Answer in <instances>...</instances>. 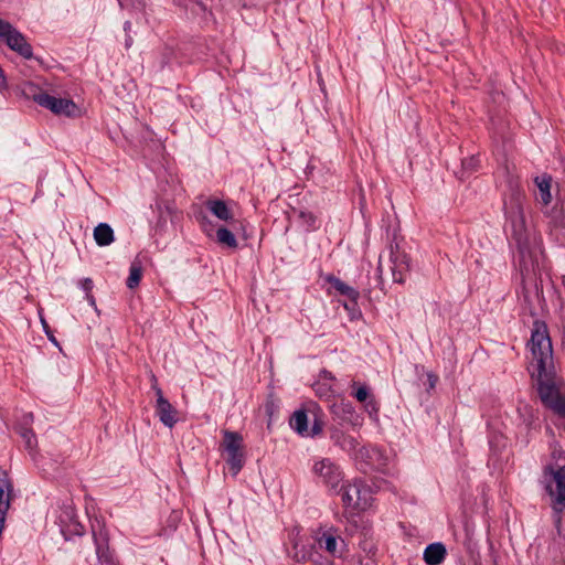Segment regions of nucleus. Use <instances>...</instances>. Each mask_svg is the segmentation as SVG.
I'll list each match as a JSON object with an SVG mask.
<instances>
[{
    "label": "nucleus",
    "instance_id": "1",
    "mask_svg": "<svg viewBox=\"0 0 565 565\" xmlns=\"http://www.w3.org/2000/svg\"><path fill=\"white\" fill-rule=\"evenodd\" d=\"M529 348L532 354L530 371L537 382V392L542 403L559 417H565V397L553 382V349L547 327L535 320Z\"/></svg>",
    "mask_w": 565,
    "mask_h": 565
},
{
    "label": "nucleus",
    "instance_id": "11",
    "mask_svg": "<svg viewBox=\"0 0 565 565\" xmlns=\"http://www.w3.org/2000/svg\"><path fill=\"white\" fill-rule=\"evenodd\" d=\"M153 391L157 396L156 402V413L159 417L160 422L169 427L172 428L177 422H178V413L177 409L171 405V403L163 396L162 390L159 387V385H153Z\"/></svg>",
    "mask_w": 565,
    "mask_h": 565
},
{
    "label": "nucleus",
    "instance_id": "39",
    "mask_svg": "<svg viewBox=\"0 0 565 565\" xmlns=\"http://www.w3.org/2000/svg\"><path fill=\"white\" fill-rule=\"evenodd\" d=\"M343 409L348 412L351 416L354 415L353 408L349 405H343Z\"/></svg>",
    "mask_w": 565,
    "mask_h": 565
},
{
    "label": "nucleus",
    "instance_id": "3",
    "mask_svg": "<svg viewBox=\"0 0 565 565\" xmlns=\"http://www.w3.org/2000/svg\"><path fill=\"white\" fill-rule=\"evenodd\" d=\"M22 94L30 99H33L41 107L50 109L55 115H64L67 117H74L78 113L76 104L68 98H57L49 95L38 85L25 82L21 87Z\"/></svg>",
    "mask_w": 565,
    "mask_h": 565
},
{
    "label": "nucleus",
    "instance_id": "46",
    "mask_svg": "<svg viewBox=\"0 0 565 565\" xmlns=\"http://www.w3.org/2000/svg\"><path fill=\"white\" fill-rule=\"evenodd\" d=\"M354 417V420H352V423L356 424L358 423V418L355 416Z\"/></svg>",
    "mask_w": 565,
    "mask_h": 565
},
{
    "label": "nucleus",
    "instance_id": "10",
    "mask_svg": "<svg viewBox=\"0 0 565 565\" xmlns=\"http://www.w3.org/2000/svg\"><path fill=\"white\" fill-rule=\"evenodd\" d=\"M58 526L65 541H71L74 536H83L85 532L72 508H66L58 516Z\"/></svg>",
    "mask_w": 565,
    "mask_h": 565
},
{
    "label": "nucleus",
    "instance_id": "29",
    "mask_svg": "<svg viewBox=\"0 0 565 565\" xmlns=\"http://www.w3.org/2000/svg\"><path fill=\"white\" fill-rule=\"evenodd\" d=\"M322 429H323L322 420L319 419L317 416H315L312 426L310 429L308 428V433L306 436H311V437L318 436L319 434L322 433Z\"/></svg>",
    "mask_w": 565,
    "mask_h": 565
},
{
    "label": "nucleus",
    "instance_id": "36",
    "mask_svg": "<svg viewBox=\"0 0 565 565\" xmlns=\"http://www.w3.org/2000/svg\"><path fill=\"white\" fill-rule=\"evenodd\" d=\"M23 419H24V423L28 425L30 423L33 422V414L32 413H28L23 416Z\"/></svg>",
    "mask_w": 565,
    "mask_h": 565
},
{
    "label": "nucleus",
    "instance_id": "14",
    "mask_svg": "<svg viewBox=\"0 0 565 565\" xmlns=\"http://www.w3.org/2000/svg\"><path fill=\"white\" fill-rule=\"evenodd\" d=\"M330 438L335 446L340 447L354 458L355 452L359 450V441L353 436L347 435L342 430L334 428L331 431Z\"/></svg>",
    "mask_w": 565,
    "mask_h": 565
},
{
    "label": "nucleus",
    "instance_id": "33",
    "mask_svg": "<svg viewBox=\"0 0 565 565\" xmlns=\"http://www.w3.org/2000/svg\"><path fill=\"white\" fill-rule=\"evenodd\" d=\"M81 284L82 288L86 291V295L90 294L93 289V280L90 278H85L81 281Z\"/></svg>",
    "mask_w": 565,
    "mask_h": 565
},
{
    "label": "nucleus",
    "instance_id": "44",
    "mask_svg": "<svg viewBox=\"0 0 565 565\" xmlns=\"http://www.w3.org/2000/svg\"><path fill=\"white\" fill-rule=\"evenodd\" d=\"M377 270H379L380 274L382 273V265H381V263L379 264Z\"/></svg>",
    "mask_w": 565,
    "mask_h": 565
},
{
    "label": "nucleus",
    "instance_id": "9",
    "mask_svg": "<svg viewBox=\"0 0 565 565\" xmlns=\"http://www.w3.org/2000/svg\"><path fill=\"white\" fill-rule=\"evenodd\" d=\"M312 470L315 475L320 478L321 482L330 489H337L343 480V473L340 467L329 458L317 461Z\"/></svg>",
    "mask_w": 565,
    "mask_h": 565
},
{
    "label": "nucleus",
    "instance_id": "22",
    "mask_svg": "<svg viewBox=\"0 0 565 565\" xmlns=\"http://www.w3.org/2000/svg\"><path fill=\"white\" fill-rule=\"evenodd\" d=\"M141 277H142L141 262L139 259H135L130 265L129 276H128L127 282H126L127 287L129 289L136 288L139 285Z\"/></svg>",
    "mask_w": 565,
    "mask_h": 565
},
{
    "label": "nucleus",
    "instance_id": "4",
    "mask_svg": "<svg viewBox=\"0 0 565 565\" xmlns=\"http://www.w3.org/2000/svg\"><path fill=\"white\" fill-rule=\"evenodd\" d=\"M523 199V193L518 189H513L508 199L504 200L503 204L505 217L511 222L513 235L519 244L521 243L525 232Z\"/></svg>",
    "mask_w": 565,
    "mask_h": 565
},
{
    "label": "nucleus",
    "instance_id": "20",
    "mask_svg": "<svg viewBox=\"0 0 565 565\" xmlns=\"http://www.w3.org/2000/svg\"><path fill=\"white\" fill-rule=\"evenodd\" d=\"M290 427L301 436L308 433V415L305 409L296 411L289 420Z\"/></svg>",
    "mask_w": 565,
    "mask_h": 565
},
{
    "label": "nucleus",
    "instance_id": "16",
    "mask_svg": "<svg viewBox=\"0 0 565 565\" xmlns=\"http://www.w3.org/2000/svg\"><path fill=\"white\" fill-rule=\"evenodd\" d=\"M446 547L443 543H431L424 551V561L428 565H439L446 557Z\"/></svg>",
    "mask_w": 565,
    "mask_h": 565
},
{
    "label": "nucleus",
    "instance_id": "43",
    "mask_svg": "<svg viewBox=\"0 0 565 565\" xmlns=\"http://www.w3.org/2000/svg\"><path fill=\"white\" fill-rule=\"evenodd\" d=\"M334 414H339V405H334Z\"/></svg>",
    "mask_w": 565,
    "mask_h": 565
},
{
    "label": "nucleus",
    "instance_id": "35",
    "mask_svg": "<svg viewBox=\"0 0 565 565\" xmlns=\"http://www.w3.org/2000/svg\"><path fill=\"white\" fill-rule=\"evenodd\" d=\"M437 380H438V377L436 375L428 374V381H429L430 387H434L436 385Z\"/></svg>",
    "mask_w": 565,
    "mask_h": 565
},
{
    "label": "nucleus",
    "instance_id": "17",
    "mask_svg": "<svg viewBox=\"0 0 565 565\" xmlns=\"http://www.w3.org/2000/svg\"><path fill=\"white\" fill-rule=\"evenodd\" d=\"M534 183L536 184L539 189V201L544 205L547 206L552 201V194H551V185H552V177L543 173L541 175H537L534 178Z\"/></svg>",
    "mask_w": 565,
    "mask_h": 565
},
{
    "label": "nucleus",
    "instance_id": "41",
    "mask_svg": "<svg viewBox=\"0 0 565 565\" xmlns=\"http://www.w3.org/2000/svg\"><path fill=\"white\" fill-rule=\"evenodd\" d=\"M47 337H49V339H50V341H51V342H53L55 345H57V341H56V339L54 338V335L51 333V331L49 332Z\"/></svg>",
    "mask_w": 565,
    "mask_h": 565
},
{
    "label": "nucleus",
    "instance_id": "37",
    "mask_svg": "<svg viewBox=\"0 0 565 565\" xmlns=\"http://www.w3.org/2000/svg\"><path fill=\"white\" fill-rule=\"evenodd\" d=\"M86 298H87L88 302L90 303V306L96 307L95 298L92 294H87Z\"/></svg>",
    "mask_w": 565,
    "mask_h": 565
},
{
    "label": "nucleus",
    "instance_id": "12",
    "mask_svg": "<svg viewBox=\"0 0 565 565\" xmlns=\"http://www.w3.org/2000/svg\"><path fill=\"white\" fill-rule=\"evenodd\" d=\"M354 459L365 465V469H382L387 463V458L382 450L376 447L363 446L355 452Z\"/></svg>",
    "mask_w": 565,
    "mask_h": 565
},
{
    "label": "nucleus",
    "instance_id": "26",
    "mask_svg": "<svg viewBox=\"0 0 565 565\" xmlns=\"http://www.w3.org/2000/svg\"><path fill=\"white\" fill-rule=\"evenodd\" d=\"M298 220L307 231H316L319 228L318 217L309 211H299Z\"/></svg>",
    "mask_w": 565,
    "mask_h": 565
},
{
    "label": "nucleus",
    "instance_id": "18",
    "mask_svg": "<svg viewBox=\"0 0 565 565\" xmlns=\"http://www.w3.org/2000/svg\"><path fill=\"white\" fill-rule=\"evenodd\" d=\"M316 542L319 548L327 551L332 556L341 554V551L338 548V536L331 531H324L317 537Z\"/></svg>",
    "mask_w": 565,
    "mask_h": 565
},
{
    "label": "nucleus",
    "instance_id": "21",
    "mask_svg": "<svg viewBox=\"0 0 565 565\" xmlns=\"http://www.w3.org/2000/svg\"><path fill=\"white\" fill-rule=\"evenodd\" d=\"M207 209L213 215L222 221H228L233 218V214L227 207L226 203L222 200H209L206 202Z\"/></svg>",
    "mask_w": 565,
    "mask_h": 565
},
{
    "label": "nucleus",
    "instance_id": "40",
    "mask_svg": "<svg viewBox=\"0 0 565 565\" xmlns=\"http://www.w3.org/2000/svg\"><path fill=\"white\" fill-rule=\"evenodd\" d=\"M344 308L350 311H355L356 309L352 308V302L349 300V302H344Z\"/></svg>",
    "mask_w": 565,
    "mask_h": 565
},
{
    "label": "nucleus",
    "instance_id": "15",
    "mask_svg": "<svg viewBox=\"0 0 565 565\" xmlns=\"http://www.w3.org/2000/svg\"><path fill=\"white\" fill-rule=\"evenodd\" d=\"M327 281L340 294V295H343V296H347L348 299L352 302V308L353 309H356L358 308V299L360 297V292L354 289L353 287L347 285L344 281H342L341 279L334 277V276H329L327 278Z\"/></svg>",
    "mask_w": 565,
    "mask_h": 565
},
{
    "label": "nucleus",
    "instance_id": "5",
    "mask_svg": "<svg viewBox=\"0 0 565 565\" xmlns=\"http://www.w3.org/2000/svg\"><path fill=\"white\" fill-rule=\"evenodd\" d=\"M342 503L345 508L364 511L372 504V492L369 486L360 480L343 484L340 488Z\"/></svg>",
    "mask_w": 565,
    "mask_h": 565
},
{
    "label": "nucleus",
    "instance_id": "27",
    "mask_svg": "<svg viewBox=\"0 0 565 565\" xmlns=\"http://www.w3.org/2000/svg\"><path fill=\"white\" fill-rule=\"evenodd\" d=\"M312 388L320 398L329 399L333 395L332 384L322 380L316 381Z\"/></svg>",
    "mask_w": 565,
    "mask_h": 565
},
{
    "label": "nucleus",
    "instance_id": "19",
    "mask_svg": "<svg viewBox=\"0 0 565 565\" xmlns=\"http://www.w3.org/2000/svg\"><path fill=\"white\" fill-rule=\"evenodd\" d=\"M94 238L99 246H107L115 239L114 231L107 223H99L94 230Z\"/></svg>",
    "mask_w": 565,
    "mask_h": 565
},
{
    "label": "nucleus",
    "instance_id": "2",
    "mask_svg": "<svg viewBox=\"0 0 565 565\" xmlns=\"http://www.w3.org/2000/svg\"><path fill=\"white\" fill-rule=\"evenodd\" d=\"M552 458L557 462L564 459V451L554 446L551 452ZM541 483L551 498V507L557 512L562 513L565 510V462L563 465H546L543 468Z\"/></svg>",
    "mask_w": 565,
    "mask_h": 565
},
{
    "label": "nucleus",
    "instance_id": "28",
    "mask_svg": "<svg viewBox=\"0 0 565 565\" xmlns=\"http://www.w3.org/2000/svg\"><path fill=\"white\" fill-rule=\"evenodd\" d=\"M550 216H551L552 221L555 223V225L565 227V206L564 205H562L561 209H558L557 206H554L551 211Z\"/></svg>",
    "mask_w": 565,
    "mask_h": 565
},
{
    "label": "nucleus",
    "instance_id": "13",
    "mask_svg": "<svg viewBox=\"0 0 565 565\" xmlns=\"http://www.w3.org/2000/svg\"><path fill=\"white\" fill-rule=\"evenodd\" d=\"M390 262L392 263L391 271L393 281L397 284H403L405 281L406 274L409 270L408 256L405 253L401 252L397 246L395 249L391 247Z\"/></svg>",
    "mask_w": 565,
    "mask_h": 565
},
{
    "label": "nucleus",
    "instance_id": "24",
    "mask_svg": "<svg viewBox=\"0 0 565 565\" xmlns=\"http://www.w3.org/2000/svg\"><path fill=\"white\" fill-rule=\"evenodd\" d=\"M216 239L220 244L230 248H236L238 245L235 235L226 227H220L216 231Z\"/></svg>",
    "mask_w": 565,
    "mask_h": 565
},
{
    "label": "nucleus",
    "instance_id": "30",
    "mask_svg": "<svg viewBox=\"0 0 565 565\" xmlns=\"http://www.w3.org/2000/svg\"><path fill=\"white\" fill-rule=\"evenodd\" d=\"M478 164L479 159L473 156L462 160V168L467 171H475Z\"/></svg>",
    "mask_w": 565,
    "mask_h": 565
},
{
    "label": "nucleus",
    "instance_id": "42",
    "mask_svg": "<svg viewBox=\"0 0 565 565\" xmlns=\"http://www.w3.org/2000/svg\"><path fill=\"white\" fill-rule=\"evenodd\" d=\"M151 383H152V386L158 385L157 377L154 374H151Z\"/></svg>",
    "mask_w": 565,
    "mask_h": 565
},
{
    "label": "nucleus",
    "instance_id": "6",
    "mask_svg": "<svg viewBox=\"0 0 565 565\" xmlns=\"http://www.w3.org/2000/svg\"><path fill=\"white\" fill-rule=\"evenodd\" d=\"M0 41L11 51L29 60L33 56L31 44L25 36L14 28L9 21L0 18Z\"/></svg>",
    "mask_w": 565,
    "mask_h": 565
},
{
    "label": "nucleus",
    "instance_id": "25",
    "mask_svg": "<svg viewBox=\"0 0 565 565\" xmlns=\"http://www.w3.org/2000/svg\"><path fill=\"white\" fill-rule=\"evenodd\" d=\"M175 4L190 10L193 14L200 15L206 11V7L202 0H173Z\"/></svg>",
    "mask_w": 565,
    "mask_h": 565
},
{
    "label": "nucleus",
    "instance_id": "7",
    "mask_svg": "<svg viewBox=\"0 0 565 565\" xmlns=\"http://www.w3.org/2000/svg\"><path fill=\"white\" fill-rule=\"evenodd\" d=\"M92 535L99 564L119 565L115 552L109 547V533L104 522L95 520V522L92 523Z\"/></svg>",
    "mask_w": 565,
    "mask_h": 565
},
{
    "label": "nucleus",
    "instance_id": "45",
    "mask_svg": "<svg viewBox=\"0 0 565 565\" xmlns=\"http://www.w3.org/2000/svg\"><path fill=\"white\" fill-rule=\"evenodd\" d=\"M130 22L125 23V29H129Z\"/></svg>",
    "mask_w": 565,
    "mask_h": 565
},
{
    "label": "nucleus",
    "instance_id": "32",
    "mask_svg": "<svg viewBox=\"0 0 565 565\" xmlns=\"http://www.w3.org/2000/svg\"><path fill=\"white\" fill-rule=\"evenodd\" d=\"M319 380H322L324 382H329L332 384V382L335 380L334 376L331 374V372L323 370L320 373Z\"/></svg>",
    "mask_w": 565,
    "mask_h": 565
},
{
    "label": "nucleus",
    "instance_id": "38",
    "mask_svg": "<svg viewBox=\"0 0 565 565\" xmlns=\"http://www.w3.org/2000/svg\"><path fill=\"white\" fill-rule=\"evenodd\" d=\"M41 321H42V326H43L45 333L49 334L50 328H49L47 322L44 319H41Z\"/></svg>",
    "mask_w": 565,
    "mask_h": 565
},
{
    "label": "nucleus",
    "instance_id": "23",
    "mask_svg": "<svg viewBox=\"0 0 565 565\" xmlns=\"http://www.w3.org/2000/svg\"><path fill=\"white\" fill-rule=\"evenodd\" d=\"M18 433L24 441L25 449L30 452L34 451L38 446V439L34 431L29 427L20 426L18 428Z\"/></svg>",
    "mask_w": 565,
    "mask_h": 565
},
{
    "label": "nucleus",
    "instance_id": "34",
    "mask_svg": "<svg viewBox=\"0 0 565 565\" xmlns=\"http://www.w3.org/2000/svg\"><path fill=\"white\" fill-rule=\"evenodd\" d=\"M8 86L7 78L3 70L0 67V89H6Z\"/></svg>",
    "mask_w": 565,
    "mask_h": 565
},
{
    "label": "nucleus",
    "instance_id": "8",
    "mask_svg": "<svg viewBox=\"0 0 565 565\" xmlns=\"http://www.w3.org/2000/svg\"><path fill=\"white\" fill-rule=\"evenodd\" d=\"M222 447L227 452L226 462L233 476H236L244 466L243 437L237 431H223Z\"/></svg>",
    "mask_w": 565,
    "mask_h": 565
},
{
    "label": "nucleus",
    "instance_id": "31",
    "mask_svg": "<svg viewBox=\"0 0 565 565\" xmlns=\"http://www.w3.org/2000/svg\"><path fill=\"white\" fill-rule=\"evenodd\" d=\"M354 397L359 402H365L366 398L369 397V390H367V387L365 385H362V386L358 387V390L354 393Z\"/></svg>",
    "mask_w": 565,
    "mask_h": 565
}]
</instances>
